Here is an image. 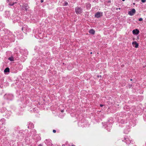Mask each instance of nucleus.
<instances>
[{
  "label": "nucleus",
  "mask_w": 146,
  "mask_h": 146,
  "mask_svg": "<svg viewBox=\"0 0 146 146\" xmlns=\"http://www.w3.org/2000/svg\"><path fill=\"white\" fill-rule=\"evenodd\" d=\"M75 11L77 14H80L82 12V8L79 7H77L75 8Z\"/></svg>",
  "instance_id": "nucleus-1"
},
{
  "label": "nucleus",
  "mask_w": 146,
  "mask_h": 146,
  "mask_svg": "<svg viewBox=\"0 0 146 146\" xmlns=\"http://www.w3.org/2000/svg\"><path fill=\"white\" fill-rule=\"evenodd\" d=\"M135 10L134 9H132L131 11L128 12V14L130 16H132L135 13Z\"/></svg>",
  "instance_id": "nucleus-2"
},
{
  "label": "nucleus",
  "mask_w": 146,
  "mask_h": 146,
  "mask_svg": "<svg viewBox=\"0 0 146 146\" xmlns=\"http://www.w3.org/2000/svg\"><path fill=\"white\" fill-rule=\"evenodd\" d=\"M102 16V13L100 12L97 13L95 15V17L97 18H99Z\"/></svg>",
  "instance_id": "nucleus-3"
},
{
  "label": "nucleus",
  "mask_w": 146,
  "mask_h": 146,
  "mask_svg": "<svg viewBox=\"0 0 146 146\" xmlns=\"http://www.w3.org/2000/svg\"><path fill=\"white\" fill-rule=\"evenodd\" d=\"M132 44L133 46L136 48H137L139 46L138 44L136 41L133 42Z\"/></svg>",
  "instance_id": "nucleus-4"
},
{
  "label": "nucleus",
  "mask_w": 146,
  "mask_h": 146,
  "mask_svg": "<svg viewBox=\"0 0 146 146\" xmlns=\"http://www.w3.org/2000/svg\"><path fill=\"white\" fill-rule=\"evenodd\" d=\"M132 32L134 34L137 35L139 33V31L138 30L136 29L133 30Z\"/></svg>",
  "instance_id": "nucleus-5"
},
{
  "label": "nucleus",
  "mask_w": 146,
  "mask_h": 146,
  "mask_svg": "<svg viewBox=\"0 0 146 146\" xmlns=\"http://www.w3.org/2000/svg\"><path fill=\"white\" fill-rule=\"evenodd\" d=\"M23 7L25 8L26 11H27V9L29 8V7L27 4H25L23 5Z\"/></svg>",
  "instance_id": "nucleus-6"
},
{
  "label": "nucleus",
  "mask_w": 146,
  "mask_h": 146,
  "mask_svg": "<svg viewBox=\"0 0 146 146\" xmlns=\"http://www.w3.org/2000/svg\"><path fill=\"white\" fill-rule=\"evenodd\" d=\"M89 33L91 34L94 35L95 34V31L93 29H91L89 31Z\"/></svg>",
  "instance_id": "nucleus-7"
},
{
  "label": "nucleus",
  "mask_w": 146,
  "mask_h": 146,
  "mask_svg": "<svg viewBox=\"0 0 146 146\" xmlns=\"http://www.w3.org/2000/svg\"><path fill=\"white\" fill-rule=\"evenodd\" d=\"M9 68H6L4 70V72L5 73L9 72Z\"/></svg>",
  "instance_id": "nucleus-8"
},
{
  "label": "nucleus",
  "mask_w": 146,
  "mask_h": 146,
  "mask_svg": "<svg viewBox=\"0 0 146 146\" xmlns=\"http://www.w3.org/2000/svg\"><path fill=\"white\" fill-rule=\"evenodd\" d=\"M8 59L9 60L11 61H13L14 60V58L13 57H9Z\"/></svg>",
  "instance_id": "nucleus-9"
},
{
  "label": "nucleus",
  "mask_w": 146,
  "mask_h": 146,
  "mask_svg": "<svg viewBox=\"0 0 146 146\" xmlns=\"http://www.w3.org/2000/svg\"><path fill=\"white\" fill-rule=\"evenodd\" d=\"M15 3H16V2L13 3L12 4H11L9 3L8 5H9L12 6V5H13Z\"/></svg>",
  "instance_id": "nucleus-10"
},
{
  "label": "nucleus",
  "mask_w": 146,
  "mask_h": 146,
  "mask_svg": "<svg viewBox=\"0 0 146 146\" xmlns=\"http://www.w3.org/2000/svg\"><path fill=\"white\" fill-rule=\"evenodd\" d=\"M68 3L67 2H66L64 3V6H66L68 5Z\"/></svg>",
  "instance_id": "nucleus-11"
},
{
  "label": "nucleus",
  "mask_w": 146,
  "mask_h": 146,
  "mask_svg": "<svg viewBox=\"0 0 146 146\" xmlns=\"http://www.w3.org/2000/svg\"><path fill=\"white\" fill-rule=\"evenodd\" d=\"M141 1L143 3H145L146 2V0H141Z\"/></svg>",
  "instance_id": "nucleus-12"
},
{
  "label": "nucleus",
  "mask_w": 146,
  "mask_h": 146,
  "mask_svg": "<svg viewBox=\"0 0 146 146\" xmlns=\"http://www.w3.org/2000/svg\"><path fill=\"white\" fill-rule=\"evenodd\" d=\"M143 20V19L142 18H140L139 19V21H141Z\"/></svg>",
  "instance_id": "nucleus-13"
},
{
  "label": "nucleus",
  "mask_w": 146,
  "mask_h": 146,
  "mask_svg": "<svg viewBox=\"0 0 146 146\" xmlns=\"http://www.w3.org/2000/svg\"><path fill=\"white\" fill-rule=\"evenodd\" d=\"M97 77H98V78H99V77H100V78H101L102 77V76H101V75H100V76H99V75H98V76H97Z\"/></svg>",
  "instance_id": "nucleus-14"
},
{
  "label": "nucleus",
  "mask_w": 146,
  "mask_h": 146,
  "mask_svg": "<svg viewBox=\"0 0 146 146\" xmlns=\"http://www.w3.org/2000/svg\"><path fill=\"white\" fill-rule=\"evenodd\" d=\"M53 132L54 133H55L56 132V131L55 130H53Z\"/></svg>",
  "instance_id": "nucleus-15"
},
{
  "label": "nucleus",
  "mask_w": 146,
  "mask_h": 146,
  "mask_svg": "<svg viewBox=\"0 0 146 146\" xmlns=\"http://www.w3.org/2000/svg\"><path fill=\"white\" fill-rule=\"evenodd\" d=\"M44 1L43 0H41L40 2L41 3H42Z\"/></svg>",
  "instance_id": "nucleus-16"
},
{
  "label": "nucleus",
  "mask_w": 146,
  "mask_h": 146,
  "mask_svg": "<svg viewBox=\"0 0 146 146\" xmlns=\"http://www.w3.org/2000/svg\"><path fill=\"white\" fill-rule=\"evenodd\" d=\"M103 106V105H102V104H100V106L101 107H102Z\"/></svg>",
  "instance_id": "nucleus-17"
},
{
  "label": "nucleus",
  "mask_w": 146,
  "mask_h": 146,
  "mask_svg": "<svg viewBox=\"0 0 146 146\" xmlns=\"http://www.w3.org/2000/svg\"><path fill=\"white\" fill-rule=\"evenodd\" d=\"M7 3H9V0H7Z\"/></svg>",
  "instance_id": "nucleus-18"
},
{
  "label": "nucleus",
  "mask_w": 146,
  "mask_h": 146,
  "mask_svg": "<svg viewBox=\"0 0 146 146\" xmlns=\"http://www.w3.org/2000/svg\"><path fill=\"white\" fill-rule=\"evenodd\" d=\"M64 110H61V112H64Z\"/></svg>",
  "instance_id": "nucleus-19"
},
{
  "label": "nucleus",
  "mask_w": 146,
  "mask_h": 146,
  "mask_svg": "<svg viewBox=\"0 0 146 146\" xmlns=\"http://www.w3.org/2000/svg\"><path fill=\"white\" fill-rule=\"evenodd\" d=\"M38 146H42L41 144H40L38 145Z\"/></svg>",
  "instance_id": "nucleus-20"
},
{
  "label": "nucleus",
  "mask_w": 146,
  "mask_h": 146,
  "mask_svg": "<svg viewBox=\"0 0 146 146\" xmlns=\"http://www.w3.org/2000/svg\"><path fill=\"white\" fill-rule=\"evenodd\" d=\"M23 28H22V31H23Z\"/></svg>",
  "instance_id": "nucleus-21"
},
{
  "label": "nucleus",
  "mask_w": 146,
  "mask_h": 146,
  "mask_svg": "<svg viewBox=\"0 0 146 146\" xmlns=\"http://www.w3.org/2000/svg\"><path fill=\"white\" fill-rule=\"evenodd\" d=\"M130 80L132 81V79H130Z\"/></svg>",
  "instance_id": "nucleus-22"
},
{
  "label": "nucleus",
  "mask_w": 146,
  "mask_h": 146,
  "mask_svg": "<svg viewBox=\"0 0 146 146\" xmlns=\"http://www.w3.org/2000/svg\"><path fill=\"white\" fill-rule=\"evenodd\" d=\"M133 4L134 5H135V3H133Z\"/></svg>",
  "instance_id": "nucleus-23"
},
{
  "label": "nucleus",
  "mask_w": 146,
  "mask_h": 146,
  "mask_svg": "<svg viewBox=\"0 0 146 146\" xmlns=\"http://www.w3.org/2000/svg\"><path fill=\"white\" fill-rule=\"evenodd\" d=\"M125 0H122L123 1H124Z\"/></svg>",
  "instance_id": "nucleus-24"
},
{
  "label": "nucleus",
  "mask_w": 146,
  "mask_h": 146,
  "mask_svg": "<svg viewBox=\"0 0 146 146\" xmlns=\"http://www.w3.org/2000/svg\"><path fill=\"white\" fill-rule=\"evenodd\" d=\"M92 54V52H90V54Z\"/></svg>",
  "instance_id": "nucleus-25"
},
{
  "label": "nucleus",
  "mask_w": 146,
  "mask_h": 146,
  "mask_svg": "<svg viewBox=\"0 0 146 146\" xmlns=\"http://www.w3.org/2000/svg\"><path fill=\"white\" fill-rule=\"evenodd\" d=\"M72 146H75L74 145H72Z\"/></svg>",
  "instance_id": "nucleus-26"
},
{
  "label": "nucleus",
  "mask_w": 146,
  "mask_h": 146,
  "mask_svg": "<svg viewBox=\"0 0 146 146\" xmlns=\"http://www.w3.org/2000/svg\"><path fill=\"white\" fill-rule=\"evenodd\" d=\"M131 86V85H130V86Z\"/></svg>",
  "instance_id": "nucleus-27"
},
{
  "label": "nucleus",
  "mask_w": 146,
  "mask_h": 146,
  "mask_svg": "<svg viewBox=\"0 0 146 146\" xmlns=\"http://www.w3.org/2000/svg\"><path fill=\"white\" fill-rule=\"evenodd\" d=\"M89 6H90V4H89Z\"/></svg>",
  "instance_id": "nucleus-28"
}]
</instances>
